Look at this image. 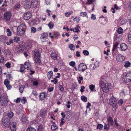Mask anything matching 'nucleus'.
Returning a JSON list of instances; mask_svg holds the SVG:
<instances>
[{"instance_id": "1", "label": "nucleus", "mask_w": 131, "mask_h": 131, "mask_svg": "<svg viewBox=\"0 0 131 131\" xmlns=\"http://www.w3.org/2000/svg\"><path fill=\"white\" fill-rule=\"evenodd\" d=\"M26 26L24 24H21L17 28V35L22 36L25 34Z\"/></svg>"}, {"instance_id": "2", "label": "nucleus", "mask_w": 131, "mask_h": 131, "mask_svg": "<svg viewBox=\"0 0 131 131\" xmlns=\"http://www.w3.org/2000/svg\"><path fill=\"white\" fill-rule=\"evenodd\" d=\"M41 52V49L39 48L35 50L34 52L35 61L37 63H40L41 62L40 58V54Z\"/></svg>"}, {"instance_id": "3", "label": "nucleus", "mask_w": 131, "mask_h": 131, "mask_svg": "<svg viewBox=\"0 0 131 131\" xmlns=\"http://www.w3.org/2000/svg\"><path fill=\"white\" fill-rule=\"evenodd\" d=\"M31 5H33V6L35 7L36 6L37 3L36 2L33 3L29 1L26 0L24 2V6L25 8H29L30 7Z\"/></svg>"}, {"instance_id": "4", "label": "nucleus", "mask_w": 131, "mask_h": 131, "mask_svg": "<svg viewBox=\"0 0 131 131\" xmlns=\"http://www.w3.org/2000/svg\"><path fill=\"white\" fill-rule=\"evenodd\" d=\"M101 87L103 92L106 93L108 92L110 89L111 88V86L110 84H106Z\"/></svg>"}, {"instance_id": "5", "label": "nucleus", "mask_w": 131, "mask_h": 131, "mask_svg": "<svg viewBox=\"0 0 131 131\" xmlns=\"http://www.w3.org/2000/svg\"><path fill=\"white\" fill-rule=\"evenodd\" d=\"M87 69V66L84 63H81L79 64L78 67V69L79 71L84 72Z\"/></svg>"}, {"instance_id": "6", "label": "nucleus", "mask_w": 131, "mask_h": 131, "mask_svg": "<svg viewBox=\"0 0 131 131\" xmlns=\"http://www.w3.org/2000/svg\"><path fill=\"white\" fill-rule=\"evenodd\" d=\"M0 103L2 105H5L8 103L6 98L4 96L0 97Z\"/></svg>"}, {"instance_id": "7", "label": "nucleus", "mask_w": 131, "mask_h": 131, "mask_svg": "<svg viewBox=\"0 0 131 131\" xmlns=\"http://www.w3.org/2000/svg\"><path fill=\"white\" fill-rule=\"evenodd\" d=\"M109 103L113 107H115L117 103L116 99L114 97L111 98L109 100Z\"/></svg>"}, {"instance_id": "8", "label": "nucleus", "mask_w": 131, "mask_h": 131, "mask_svg": "<svg viewBox=\"0 0 131 131\" xmlns=\"http://www.w3.org/2000/svg\"><path fill=\"white\" fill-rule=\"evenodd\" d=\"M123 78L124 79V81L126 82H129L131 81V73H129L124 76Z\"/></svg>"}, {"instance_id": "9", "label": "nucleus", "mask_w": 131, "mask_h": 131, "mask_svg": "<svg viewBox=\"0 0 131 131\" xmlns=\"http://www.w3.org/2000/svg\"><path fill=\"white\" fill-rule=\"evenodd\" d=\"M31 17V14L29 12L25 13L24 15V19L26 20L29 19Z\"/></svg>"}, {"instance_id": "10", "label": "nucleus", "mask_w": 131, "mask_h": 131, "mask_svg": "<svg viewBox=\"0 0 131 131\" xmlns=\"http://www.w3.org/2000/svg\"><path fill=\"white\" fill-rule=\"evenodd\" d=\"M116 60L118 62H122L124 61L125 58L122 55L119 54L116 56Z\"/></svg>"}, {"instance_id": "11", "label": "nucleus", "mask_w": 131, "mask_h": 131, "mask_svg": "<svg viewBox=\"0 0 131 131\" xmlns=\"http://www.w3.org/2000/svg\"><path fill=\"white\" fill-rule=\"evenodd\" d=\"M4 15L5 19L7 21H8L9 20L11 16V14L9 12H8L5 13L4 14Z\"/></svg>"}, {"instance_id": "12", "label": "nucleus", "mask_w": 131, "mask_h": 131, "mask_svg": "<svg viewBox=\"0 0 131 131\" xmlns=\"http://www.w3.org/2000/svg\"><path fill=\"white\" fill-rule=\"evenodd\" d=\"M106 79V78L104 75H103L102 76L99 82V85L100 86L106 84L104 82V81Z\"/></svg>"}, {"instance_id": "13", "label": "nucleus", "mask_w": 131, "mask_h": 131, "mask_svg": "<svg viewBox=\"0 0 131 131\" xmlns=\"http://www.w3.org/2000/svg\"><path fill=\"white\" fill-rule=\"evenodd\" d=\"M66 113V118L68 121H70L72 118V114L69 111H67Z\"/></svg>"}, {"instance_id": "14", "label": "nucleus", "mask_w": 131, "mask_h": 131, "mask_svg": "<svg viewBox=\"0 0 131 131\" xmlns=\"http://www.w3.org/2000/svg\"><path fill=\"white\" fill-rule=\"evenodd\" d=\"M120 48L121 51H125L128 48L127 46L125 43H122L120 46Z\"/></svg>"}, {"instance_id": "15", "label": "nucleus", "mask_w": 131, "mask_h": 131, "mask_svg": "<svg viewBox=\"0 0 131 131\" xmlns=\"http://www.w3.org/2000/svg\"><path fill=\"white\" fill-rule=\"evenodd\" d=\"M24 67L25 69L29 70H31L32 68L31 66L28 62L25 63L24 65Z\"/></svg>"}, {"instance_id": "16", "label": "nucleus", "mask_w": 131, "mask_h": 131, "mask_svg": "<svg viewBox=\"0 0 131 131\" xmlns=\"http://www.w3.org/2000/svg\"><path fill=\"white\" fill-rule=\"evenodd\" d=\"M47 36L46 34L43 33L41 34L40 38L41 41L43 42L45 41H46V38Z\"/></svg>"}, {"instance_id": "17", "label": "nucleus", "mask_w": 131, "mask_h": 131, "mask_svg": "<svg viewBox=\"0 0 131 131\" xmlns=\"http://www.w3.org/2000/svg\"><path fill=\"white\" fill-rule=\"evenodd\" d=\"M10 128L12 131H15L16 129V123L13 122L10 125Z\"/></svg>"}, {"instance_id": "18", "label": "nucleus", "mask_w": 131, "mask_h": 131, "mask_svg": "<svg viewBox=\"0 0 131 131\" xmlns=\"http://www.w3.org/2000/svg\"><path fill=\"white\" fill-rule=\"evenodd\" d=\"M53 72L51 71H49L48 73L47 77L48 78L50 79L53 77Z\"/></svg>"}, {"instance_id": "19", "label": "nucleus", "mask_w": 131, "mask_h": 131, "mask_svg": "<svg viewBox=\"0 0 131 131\" xmlns=\"http://www.w3.org/2000/svg\"><path fill=\"white\" fill-rule=\"evenodd\" d=\"M6 55H9L11 54V52L9 49L5 50L3 51Z\"/></svg>"}, {"instance_id": "20", "label": "nucleus", "mask_w": 131, "mask_h": 131, "mask_svg": "<svg viewBox=\"0 0 131 131\" xmlns=\"http://www.w3.org/2000/svg\"><path fill=\"white\" fill-rule=\"evenodd\" d=\"M46 96L45 94L43 93H41L39 95L40 99L41 100H43Z\"/></svg>"}, {"instance_id": "21", "label": "nucleus", "mask_w": 131, "mask_h": 131, "mask_svg": "<svg viewBox=\"0 0 131 131\" xmlns=\"http://www.w3.org/2000/svg\"><path fill=\"white\" fill-rule=\"evenodd\" d=\"M107 121L109 124L112 125L113 124V121L111 117H109L107 119Z\"/></svg>"}, {"instance_id": "22", "label": "nucleus", "mask_w": 131, "mask_h": 131, "mask_svg": "<svg viewBox=\"0 0 131 131\" xmlns=\"http://www.w3.org/2000/svg\"><path fill=\"white\" fill-rule=\"evenodd\" d=\"M57 54L55 53H53L51 54V58L54 60H56L57 59Z\"/></svg>"}, {"instance_id": "23", "label": "nucleus", "mask_w": 131, "mask_h": 131, "mask_svg": "<svg viewBox=\"0 0 131 131\" xmlns=\"http://www.w3.org/2000/svg\"><path fill=\"white\" fill-rule=\"evenodd\" d=\"M21 121L22 122H25L26 121V115H23L21 118L20 119Z\"/></svg>"}, {"instance_id": "24", "label": "nucleus", "mask_w": 131, "mask_h": 131, "mask_svg": "<svg viewBox=\"0 0 131 131\" xmlns=\"http://www.w3.org/2000/svg\"><path fill=\"white\" fill-rule=\"evenodd\" d=\"M13 40L14 42H15L16 43H18L20 41V39L17 36L15 37Z\"/></svg>"}, {"instance_id": "25", "label": "nucleus", "mask_w": 131, "mask_h": 131, "mask_svg": "<svg viewBox=\"0 0 131 131\" xmlns=\"http://www.w3.org/2000/svg\"><path fill=\"white\" fill-rule=\"evenodd\" d=\"M58 128L57 126L56 125H52L51 126V128L53 130H56Z\"/></svg>"}, {"instance_id": "26", "label": "nucleus", "mask_w": 131, "mask_h": 131, "mask_svg": "<svg viewBox=\"0 0 131 131\" xmlns=\"http://www.w3.org/2000/svg\"><path fill=\"white\" fill-rule=\"evenodd\" d=\"M73 12L71 11L70 12H67L65 13V16L67 17H69L72 14Z\"/></svg>"}, {"instance_id": "27", "label": "nucleus", "mask_w": 131, "mask_h": 131, "mask_svg": "<svg viewBox=\"0 0 131 131\" xmlns=\"http://www.w3.org/2000/svg\"><path fill=\"white\" fill-rule=\"evenodd\" d=\"M44 128V126L42 124H41L38 126V131H42L43 128Z\"/></svg>"}, {"instance_id": "28", "label": "nucleus", "mask_w": 131, "mask_h": 131, "mask_svg": "<svg viewBox=\"0 0 131 131\" xmlns=\"http://www.w3.org/2000/svg\"><path fill=\"white\" fill-rule=\"evenodd\" d=\"M130 63L129 61H126L124 62V65L125 67L127 68L130 66Z\"/></svg>"}, {"instance_id": "29", "label": "nucleus", "mask_w": 131, "mask_h": 131, "mask_svg": "<svg viewBox=\"0 0 131 131\" xmlns=\"http://www.w3.org/2000/svg\"><path fill=\"white\" fill-rule=\"evenodd\" d=\"M6 32H7V35L8 36H10L12 34V32L10 30V29L8 28L6 29Z\"/></svg>"}, {"instance_id": "30", "label": "nucleus", "mask_w": 131, "mask_h": 131, "mask_svg": "<svg viewBox=\"0 0 131 131\" xmlns=\"http://www.w3.org/2000/svg\"><path fill=\"white\" fill-rule=\"evenodd\" d=\"M24 47L23 46H19L17 49L18 52H21L24 50Z\"/></svg>"}, {"instance_id": "31", "label": "nucleus", "mask_w": 131, "mask_h": 131, "mask_svg": "<svg viewBox=\"0 0 131 131\" xmlns=\"http://www.w3.org/2000/svg\"><path fill=\"white\" fill-rule=\"evenodd\" d=\"M36 28L34 27H32L31 29V33H35L36 31Z\"/></svg>"}, {"instance_id": "32", "label": "nucleus", "mask_w": 131, "mask_h": 131, "mask_svg": "<svg viewBox=\"0 0 131 131\" xmlns=\"http://www.w3.org/2000/svg\"><path fill=\"white\" fill-rule=\"evenodd\" d=\"M26 131H36V130L34 128L29 127L27 128Z\"/></svg>"}, {"instance_id": "33", "label": "nucleus", "mask_w": 131, "mask_h": 131, "mask_svg": "<svg viewBox=\"0 0 131 131\" xmlns=\"http://www.w3.org/2000/svg\"><path fill=\"white\" fill-rule=\"evenodd\" d=\"M79 27L78 25H77L76 27L73 29V31L74 32H78L79 31L78 28Z\"/></svg>"}, {"instance_id": "34", "label": "nucleus", "mask_w": 131, "mask_h": 131, "mask_svg": "<svg viewBox=\"0 0 131 131\" xmlns=\"http://www.w3.org/2000/svg\"><path fill=\"white\" fill-rule=\"evenodd\" d=\"M4 58L3 56L0 55V63H3L4 62Z\"/></svg>"}, {"instance_id": "35", "label": "nucleus", "mask_w": 131, "mask_h": 131, "mask_svg": "<svg viewBox=\"0 0 131 131\" xmlns=\"http://www.w3.org/2000/svg\"><path fill=\"white\" fill-rule=\"evenodd\" d=\"M13 115L14 113L12 112H10L7 114V116L10 118H11L13 116Z\"/></svg>"}, {"instance_id": "36", "label": "nucleus", "mask_w": 131, "mask_h": 131, "mask_svg": "<svg viewBox=\"0 0 131 131\" xmlns=\"http://www.w3.org/2000/svg\"><path fill=\"white\" fill-rule=\"evenodd\" d=\"M95 88V86L93 84H91L89 86V88L92 91H93Z\"/></svg>"}, {"instance_id": "37", "label": "nucleus", "mask_w": 131, "mask_h": 131, "mask_svg": "<svg viewBox=\"0 0 131 131\" xmlns=\"http://www.w3.org/2000/svg\"><path fill=\"white\" fill-rule=\"evenodd\" d=\"M103 126V125L102 124H99L97 127V128L101 130L102 129Z\"/></svg>"}, {"instance_id": "38", "label": "nucleus", "mask_w": 131, "mask_h": 131, "mask_svg": "<svg viewBox=\"0 0 131 131\" xmlns=\"http://www.w3.org/2000/svg\"><path fill=\"white\" fill-rule=\"evenodd\" d=\"M87 13L85 12H82L80 13V15L82 17L86 16L87 15Z\"/></svg>"}, {"instance_id": "39", "label": "nucleus", "mask_w": 131, "mask_h": 131, "mask_svg": "<svg viewBox=\"0 0 131 131\" xmlns=\"http://www.w3.org/2000/svg\"><path fill=\"white\" fill-rule=\"evenodd\" d=\"M3 124L5 127H8L9 125V123L8 121H6L5 122H4Z\"/></svg>"}, {"instance_id": "40", "label": "nucleus", "mask_w": 131, "mask_h": 131, "mask_svg": "<svg viewBox=\"0 0 131 131\" xmlns=\"http://www.w3.org/2000/svg\"><path fill=\"white\" fill-rule=\"evenodd\" d=\"M81 99L82 101L86 102L87 101V98L84 96H82L81 97Z\"/></svg>"}, {"instance_id": "41", "label": "nucleus", "mask_w": 131, "mask_h": 131, "mask_svg": "<svg viewBox=\"0 0 131 131\" xmlns=\"http://www.w3.org/2000/svg\"><path fill=\"white\" fill-rule=\"evenodd\" d=\"M25 88V86L22 85L20 87L19 89V91L21 93H22L23 92L24 89Z\"/></svg>"}, {"instance_id": "42", "label": "nucleus", "mask_w": 131, "mask_h": 131, "mask_svg": "<svg viewBox=\"0 0 131 131\" xmlns=\"http://www.w3.org/2000/svg\"><path fill=\"white\" fill-rule=\"evenodd\" d=\"M93 2V0H87L86 4L87 5L90 4H92Z\"/></svg>"}, {"instance_id": "43", "label": "nucleus", "mask_w": 131, "mask_h": 131, "mask_svg": "<svg viewBox=\"0 0 131 131\" xmlns=\"http://www.w3.org/2000/svg\"><path fill=\"white\" fill-rule=\"evenodd\" d=\"M48 26L50 28H52L53 27L54 24L53 22H50L49 23Z\"/></svg>"}, {"instance_id": "44", "label": "nucleus", "mask_w": 131, "mask_h": 131, "mask_svg": "<svg viewBox=\"0 0 131 131\" xmlns=\"http://www.w3.org/2000/svg\"><path fill=\"white\" fill-rule=\"evenodd\" d=\"M83 53L85 55L87 56L89 54V52L88 51L85 50L83 51Z\"/></svg>"}, {"instance_id": "45", "label": "nucleus", "mask_w": 131, "mask_h": 131, "mask_svg": "<svg viewBox=\"0 0 131 131\" xmlns=\"http://www.w3.org/2000/svg\"><path fill=\"white\" fill-rule=\"evenodd\" d=\"M80 20V18L79 17H76L73 19L74 21H76L77 22H78Z\"/></svg>"}, {"instance_id": "46", "label": "nucleus", "mask_w": 131, "mask_h": 131, "mask_svg": "<svg viewBox=\"0 0 131 131\" xmlns=\"http://www.w3.org/2000/svg\"><path fill=\"white\" fill-rule=\"evenodd\" d=\"M99 62L97 61H96L94 64V68H96V67H99Z\"/></svg>"}, {"instance_id": "47", "label": "nucleus", "mask_w": 131, "mask_h": 131, "mask_svg": "<svg viewBox=\"0 0 131 131\" xmlns=\"http://www.w3.org/2000/svg\"><path fill=\"white\" fill-rule=\"evenodd\" d=\"M123 32V30L122 28L119 27L118 28L117 30V32L119 34H121Z\"/></svg>"}, {"instance_id": "48", "label": "nucleus", "mask_w": 131, "mask_h": 131, "mask_svg": "<svg viewBox=\"0 0 131 131\" xmlns=\"http://www.w3.org/2000/svg\"><path fill=\"white\" fill-rule=\"evenodd\" d=\"M128 41L129 43L131 44V34H128Z\"/></svg>"}, {"instance_id": "49", "label": "nucleus", "mask_w": 131, "mask_h": 131, "mask_svg": "<svg viewBox=\"0 0 131 131\" xmlns=\"http://www.w3.org/2000/svg\"><path fill=\"white\" fill-rule=\"evenodd\" d=\"M61 122L60 123V125L61 126H62L63 124L64 123V119L63 118L61 119Z\"/></svg>"}, {"instance_id": "50", "label": "nucleus", "mask_w": 131, "mask_h": 131, "mask_svg": "<svg viewBox=\"0 0 131 131\" xmlns=\"http://www.w3.org/2000/svg\"><path fill=\"white\" fill-rule=\"evenodd\" d=\"M75 64V62L73 61H72L70 62L69 63V64L72 67L74 66Z\"/></svg>"}, {"instance_id": "51", "label": "nucleus", "mask_w": 131, "mask_h": 131, "mask_svg": "<svg viewBox=\"0 0 131 131\" xmlns=\"http://www.w3.org/2000/svg\"><path fill=\"white\" fill-rule=\"evenodd\" d=\"M21 101L22 103H25L26 102V98L24 97L22 98L21 99Z\"/></svg>"}, {"instance_id": "52", "label": "nucleus", "mask_w": 131, "mask_h": 131, "mask_svg": "<svg viewBox=\"0 0 131 131\" xmlns=\"http://www.w3.org/2000/svg\"><path fill=\"white\" fill-rule=\"evenodd\" d=\"M9 82L8 80L6 79L4 81V84L6 86L9 84Z\"/></svg>"}, {"instance_id": "53", "label": "nucleus", "mask_w": 131, "mask_h": 131, "mask_svg": "<svg viewBox=\"0 0 131 131\" xmlns=\"http://www.w3.org/2000/svg\"><path fill=\"white\" fill-rule=\"evenodd\" d=\"M57 82L58 80L56 78H54L53 79V80H52L51 81V82L52 83L54 82V84H56L57 83Z\"/></svg>"}, {"instance_id": "54", "label": "nucleus", "mask_w": 131, "mask_h": 131, "mask_svg": "<svg viewBox=\"0 0 131 131\" xmlns=\"http://www.w3.org/2000/svg\"><path fill=\"white\" fill-rule=\"evenodd\" d=\"M11 64L9 62H7L5 64L6 67L8 68H9L10 67Z\"/></svg>"}, {"instance_id": "55", "label": "nucleus", "mask_w": 131, "mask_h": 131, "mask_svg": "<svg viewBox=\"0 0 131 131\" xmlns=\"http://www.w3.org/2000/svg\"><path fill=\"white\" fill-rule=\"evenodd\" d=\"M69 48L71 50H74V46L73 45L71 44H70L69 45Z\"/></svg>"}, {"instance_id": "56", "label": "nucleus", "mask_w": 131, "mask_h": 131, "mask_svg": "<svg viewBox=\"0 0 131 131\" xmlns=\"http://www.w3.org/2000/svg\"><path fill=\"white\" fill-rule=\"evenodd\" d=\"M13 43V40L12 39H9V42H7L6 44L7 45H9L11 43Z\"/></svg>"}, {"instance_id": "57", "label": "nucleus", "mask_w": 131, "mask_h": 131, "mask_svg": "<svg viewBox=\"0 0 131 131\" xmlns=\"http://www.w3.org/2000/svg\"><path fill=\"white\" fill-rule=\"evenodd\" d=\"M20 5L18 3H17L15 5V8L16 9H17L19 8L20 7Z\"/></svg>"}, {"instance_id": "58", "label": "nucleus", "mask_w": 131, "mask_h": 131, "mask_svg": "<svg viewBox=\"0 0 131 131\" xmlns=\"http://www.w3.org/2000/svg\"><path fill=\"white\" fill-rule=\"evenodd\" d=\"M59 90L61 91H62L63 90L64 88L63 86L61 85H59Z\"/></svg>"}, {"instance_id": "59", "label": "nucleus", "mask_w": 131, "mask_h": 131, "mask_svg": "<svg viewBox=\"0 0 131 131\" xmlns=\"http://www.w3.org/2000/svg\"><path fill=\"white\" fill-rule=\"evenodd\" d=\"M53 35L56 37H58L59 36V33L57 32H53Z\"/></svg>"}, {"instance_id": "60", "label": "nucleus", "mask_w": 131, "mask_h": 131, "mask_svg": "<svg viewBox=\"0 0 131 131\" xmlns=\"http://www.w3.org/2000/svg\"><path fill=\"white\" fill-rule=\"evenodd\" d=\"M110 126L109 124L105 125L104 126V128L105 129L107 130L109 128Z\"/></svg>"}, {"instance_id": "61", "label": "nucleus", "mask_w": 131, "mask_h": 131, "mask_svg": "<svg viewBox=\"0 0 131 131\" xmlns=\"http://www.w3.org/2000/svg\"><path fill=\"white\" fill-rule=\"evenodd\" d=\"M83 79V78L82 77H79L78 79V81L79 83H81V81Z\"/></svg>"}, {"instance_id": "62", "label": "nucleus", "mask_w": 131, "mask_h": 131, "mask_svg": "<svg viewBox=\"0 0 131 131\" xmlns=\"http://www.w3.org/2000/svg\"><path fill=\"white\" fill-rule=\"evenodd\" d=\"M123 101L122 99H120L118 102V104L120 105H121L122 104Z\"/></svg>"}, {"instance_id": "63", "label": "nucleus", "mask_w": 131, "mask_h": 131, "mask_svg": "<svg viewBox=\"0 0 131 131\" xmlns=\"http://www.w3.org/2000/svg\"><path fill=\"white\" fill-rule=\"evenodd\" d=\"M117 51H112V55L114 57H115L117 55Z\"/></svg>"}, {"instance_id": "64", "label": "nucleus", "mask_w": 131, "mask_h": 131, "mask_svg": "<svg viewBox=\"0 0 131 131\" xmlns=\"http://www.w3.org/2000/svg\"><path fill=\"white\" fill-rule=\"evenodd\" d=\"M14 101L16 102L17 103H19L20 101V99L18 98L16 100H14Z\"/></svg>"}]
</instances>
